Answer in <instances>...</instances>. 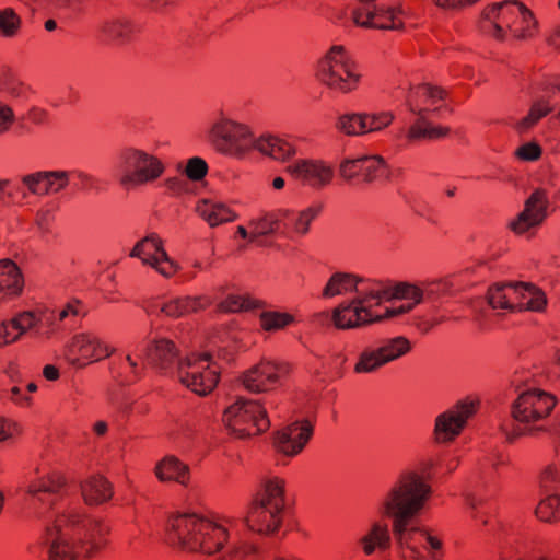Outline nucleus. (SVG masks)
<instances>
[{
	"label": "nucleus",
	"instance_id": "1",
	"mask_svg": "<svg viewBox=\"0 0 560 560\" xmlns=\"http://www.w3.org/2000/svg\"><path fill=\"white\" fill-rule=\"evenodd\" d=\"M431 493V485L416 471L401 474L389 491L384 502L383 515L394 518L393 534L400 550L407 548L411 551V548H416L408 542L407 526L423 509Z\"/></svg>",
	"mask_w": 560,
	"mask_h": 560
},
{
	"label": "nucleus",
	"instance_id": "2",
	"mask_svg": "<svg viewBox=\"0 0 560 560\" xmlns=\"http://www.w3.org/2000/svg\"><path fill=\"white\" fill-rule=\"evenodd\" d=\"M165 540L182 551L211 556L223 549L229 540V530L196 513H182L168 518Z\"/></svg>",
	"mask_w": 560,
	"mask_h": 560
},
{
	"label": "nucleus",
	"instance_id": "3",
	"mask_svg": "<svg viewBox=\"0 0 560 560\" xmlns=\"http://www.w3.org/2000/svg\"><path fill=\"white\" fill-rule=\"evenodd\" d=\"M54 528L63 532V536L71 540L74 548L83 552L82 557L86 560L94 558L107 547L106 537L110 534V527L103 520L75 511L57 515Z\"/></svg>",
	"mask_w": 560,
	"mask_h": 560
},
{
	"label": "nucleus",
	"instance_id": "4",
	"mask_svg": "<svg viewBox=\"0 0 560 560\" xmlns=\"http://www.w3.org/2000/svg\"><path fill=\"white\" fill-rule=\"evenodd\" d=\"M222 421L225 428L237 439L258 436L270 428L266 408L259 400L238 397L229 406Z\"/></svg>",
	"mask_w": 560,
	"mask_h": 560
},
{
	"label": "nucleus",
	"instance_id": "5",
	"mask_svg": "<svg viewBox=\"0 0 560 560\" xmlns=\"http://www.w3.org/2000/svg\"><path fill=\"white\" fill-rule=\"evenodd\" d=\"M317 78L330 90L349 93L358 88L361 74L342 45H334L318 63Z\"/></svg>",
	"mask_w": 560,
	"mask_h": 560
},
{
	"label": "nucleus",
	"instance_id": "6",
	"mask_svg": "<svg viewBox=\"0 0 560 560\" xmlns=\"http://www.w3.org/2000/svg\"><path fill=\"white\" fill-rule=\"evenodd\" d=\"M293 371L288 361L261 358L256 364L243 371L237 382L252 394L269 393L282 385Z\"/></svg>",
	"mask_w": 560,
	"mask_h": 560
},
{
	"label": "nucleus",
	"instance_id": "7",
	"mask_svg": "<svg viewBox=\"0 0 560 560\" xmlns=\"http://www.w3.org/2000/svg\"><path fill=\"white\" fill-rule=\"evenodd\" d=\"M210 140L217 151L242 159L254 150L256 139L247 125L221 119L212 126Z\"/></svg>",
	"mask_w": 560,
	"mask_h": 560
},
{
	"label": "nucleus",
	"instance_id": "8",
	"mask_svg": "<svg viewBox=\"0 0 560 560\" xmlns=\"http://www.w3.org/2000/svg\"><path fill=\"white\" fill-rule=\"evenodd\" d=\"M493 9L501 10L502 23L506 26L513 38L517 40L526 39L537 32L538 22L534 13L518 0H504L492 3L483 9V15L488 16V12Z\"/></svg>",
	"mask_w": 560,
	"mask_h": 560
},
{
	"label": "nucleus",
	"instance_id": "9",
	"mask_svg": "<svg viewBox=\"0 0 560 560\" xmlns=\"http://www.w3.org/2000/svg\"><path fill=\"white\" fill-rule=\"evenodd\" d=\"M479 408V398L466 397L458 400L453 409L439 415L434 427L435 441L438 443L454 441L465 429L467 420L475 416Z\"/></svg>",
	"mask_w": 560,
	"mask_h": 560
},
{
	"label": "nucleus",
	"instance_id": "10",
	"mask_svg": "<svg viewBox=\"0 0 560 560\" xmlns=\"http://www.w3.org/2000/svg\"><path fill=\"white\" fill-rule=\"evenodd\" d=\"M557 405L555 395L540 388L521 393L511 406L512 418L520 423H530L547 418Z\"/></svg>",
	"mask_w": 560,
	"mask_h": 560
},
{
	"label": "nucleus",
	"instance_id": "11",
	"mask_svg": "<svg viewBox=\"0 0 560 560\" xmlns=\"http://www.w3.org/2000/svg\"><path fill=\"white\" fill-rule=\"evenodd\" d=\"M128 170L120 178L122 186H139L158 179L165 170L162 161L140 149H130L125 158Z\"/></svg>",
	"mask_w": 560,
	"mask_h": 560
},
{
	"label": "nucleus",
	"instance_id": "12",
	"mask_svg": "<svg viewBox=\"0 0 560 560\" xmlns=\"http://www.w3.org/2000/svg\"><path fill=\"white\" fill-rule=\"evenodd\" d=\"M339 174L347 182L362 177L364 183H373L381 179L389 180L392 175L389 165L378 154L345 159L339 165Z\"/></svg>",
	"mask_w": 560,
	"mask_h": 560
},
{
	"label": "nucleus",
	"instance_id": "13",
	"mask_svg": "<svg viewBox=\"0 0 560 560\" xmlns=\"http://www.w3.org/2000/svg\"><path fill=\"white\" fill-rule=\"evenodd\" d=\"M313 432L314 427L308 419L295 421L272 432V447L278 454L293 457L302 452Z\"/></svg>",
	"mask_w": 560,
	"mask_h": 560
},
{
	"label": "nucleus",
	"instance_id": "14",
	"mask_svg": "<svg viewBox=\"0 0 560 560\" xmlns=\"http://www.w3.org/2000/svg\"><path fill=\"white\" fill-rule=\"evenodd\" d=\"M113 351H109L108 347L98 339L91 338L88 334H79L72 338L66 359L72 366L83 369L93 362L110 357Z\"/></svg>",
	"mask_w": 560,
	"mask_h": 560
},
{
	"label": "nucleus",
	"instance_id": "15",
	"mask_svg": "<svg viewBox=\"0 0 560 560\" xmlns=\"http://www.w3.org/2000/svg\"><path fill=\"white\" fill-rule=\"evenodd\" d=\"M508 285L512 289L511 313L546 311L548 298L540 287L525 281L508 282Z\"/></svg>",
	"mask_w": 560,
	"mask_h": 560
},
{
	"label": "nucleus",
	"instance_id": "16",
	"mask_svg": "<svg viewBox=\"0 0 560 560\" xmlns=\"http://www.w3.org/2000/svg\"><path fill=\"white\" fill-rule=\"evenodd\" d=\"M547 207V191L544 188L535 189L526 199L523 211L510 222L509 228L518 235L526 233L546 219Z\"/></svg>",
	"mask_w": 560,
	"mask_h": 560
},
{
	"label": "nucleus",
	"instance_id": "17",
	"mask_svg": "<svg viewBox=\"0 0 560 560\" xmlns=\"http://www.w3.org/2000/svg\"><path fill=\"white\" fill-rule=\"evenodd\" d=\"M410 112L418 115V119L413 125L410 126L407 138L409 140L429 139L434 140L444 138L450 135L451 128L446 126H433L432 121L429 120V115H452L453 108L448 105L443 104L433 109L429 108H417L409 102Z\"/></svg>",
	"mask_w": 560,
	"mask_h": 560
},
{
	"label": "nucleus",
	"instance_id": "18",
	"mask_svg": "<svg viewBox=\"0 0 560 560\" xmlns=\"http://www.w3.org/2000/svg\"><path fill=\"white\" fill-rule=\"evenodd\" d=\"M179 349L176 343L168 338L152 340L145 349V360L150 368L163 372L172 369L175 362H178Z\"/></svg>",
	"mask_w": 560,
	"mask_h": 560
},
{
	"label": "nucleus",
	"instance_id": "19",
	"mask_svg": "<svg viewBox=\"0 0 560 560\" xmlns=\"http://www.w3.org/2000/svg\"><path fill=\"white\" fill-rule=\"evenodd\" d=\"M287 172L317 188L330 184L334 177V170L323 161L299 160L295 164L289 165Z\"/></svg>",
	"mask_w": 560,
	"mask_h": 560
},
{
	"label": "nucleus",
	"instance_id": "20",
	"mask_svg": "<svg viewBox=\"0 0 560 560\" xmlns=\"http://www.w3.org/2000/svg\"><path fill=\"white\" fill-rule=\"evenodd\" d=\"M180 383L200 397L211 394L219 384L220 371L210 364L202 369L186 371L180 377Z\"/></svg>",
	"mask_w": 560,
	"mask_h": 560
},
{
	"label": "nucleus",
	"instance_id": "21",
	"mask_svg": "<svg viewBox=\"0 0 560 560\" xmlns=\"http://www.w3.org/2000/svg\"><path fill=\"white\" fill-rule=\"evenodd\" d=\"M24 289L21 268L10 258L0 259V302L19 298Z\"/></svg>",
	"mask_w": 560,
	"mask_h": 560
},
{
	"label": "nucleus",
	"instance_id": "22",
	"mask_svg": "<svg viewBox=\"0 0 560 560\" xmlns=\"http://www.w3.org/2000/svg\"><path fill=\"white\" fill-rule=\"evenodd\" d=\"M245 522L252 532L268 536L279 530L282 525V516L281 513L252 505Z\"/></svg>",
	"mask_w": 560,
	"mask_h": 560
},
{
	"label": "nucleus",
	"instance_id": "23",
	"mask_svg": "<svg viewBox=\"0 0 560 560\" xmlns=\"http://www.w3.org/2000/svg\"><path fill=\"white\" fill-rule=\"evenodd\" d=\"M81 494L85 504L101 505L114 495L112 482L103 475L91 476L80 483Z\"/></svg>",
	"mask_w": 560,
	"mask_h": 560
},
{
	"label": "nucleus",
	"instance_id": "24",
	"mask_svg": "<svg viewBox=\"0 0 560 560\" xmlns=\"http://www.w3.org/2000/svg\"><path fill=\"white\" fill-rule=\"evenodd\" d=\"M285 481L275 477L265 483L262 492H258L253 500V505L262 506L276 513H282L285 504Z\"/></svg>",
	"mask_w": 560,
	"mask_h": 560
},
{
	"label": "nucleus",
	"instance_id": "25",
	"mask_svg": "<svg viewBox=\"0 0 560 560\" xmlns=\"http://www.w3.org/2000/svg\"><path fill=\"white\" fill-rule=\"evenodd\" d=\"M254 147V150L282 162L290 160L296 153L293 144L272 135L260 136L255 140Z\"/></svg>",
	"mask_w": 560,
	"mask_h": 560
},
{
	"label": "nucleus",
	"instance_id": "26",
	"mask_svg": "<svg viewBox=\"0 0 560 560\" xmlns=\"http://www.w3.org/2000/svg\"><path fill=\"white\" fill-rule=\"evenodd\" d=\"M210 305L211 301L207 296H184L164 303L161 312L167 317L178 318L205 310Z\"/></svg>",
	"mask_w": 560,
	"mask_h": 560
},
{
	"label": "nucleus",
	"instance_id": "27",
	"mask_svg": "<svg viewBox=\"0 0 560 560\" xmlns=\"http://www.w3.org/2000/svg\"><path fill=\"white\" fill-rule=\"evenodd\" d=\"M155 475L161 481H176L187 486L190 480L189 466L175 456H166L158 463Z\"/></svg>",
	"mask_w": 560,
	"mask_h": 560
},
{
	"label": "nucleus",
	"instance_id": "28",
	"mask_svg": "<svg viewBox=\"0 0 560 560\" xmlns=\"http://www.w3.org/2000/svg\"><path fill=\"white\" fill-rule=\"evenodd\" d=\"M149 241L158 242V247L154 249L155 253H158L159 259L158 268H155L156 271L166 278L173 277L179 270V265L170 258L168 254L164 249L162 238L156 233H151L137 242L133 246V254L138 255Z\"/></svg>",
	"mask_w": 560,
	"mask_h": 560
},
{
	"label": "nucleus",
	"instance_id": "29",
	"mask_svg": "<svg viewBox=\"0 0 560 560\" xmlns=\"http://www.w3.org/2000/svg\"><path fill=\"white\" fill-rule=\"evenodd\" d=\"M47 535H54L48 550V560H78L79 548H74L70 539L59 528L47 527Z\"/></svg>",
	"mask_w": 560,
	"mask_h": 560
},
{
	"label": "nucleus",
	"instance_id": "30",
	"mask_svg": "<svg viewBox=\"0 0 560 560\" xmlns=\"http://www.w3.org/2000/svg\"><path fill=\"white\" fill-rule=\"evenodd\" d=\"M197 210L211 228L232 222L237 218L236 212L225 203L212 202L208 199H203L202 205H199Z\"/></svg>",
	"mask_w": 560,
	"mask_h": 560
},
{
	"label": "nucleus",
	"instance_id": "31",
	"mask_svg": "<svg viewBox=\"0 0 560 560\" xmlns=\"http://www.w3.org/2000/svg\"><path fill=\"white\" fill-rule=\"evenodd\" d=\"M363 552L371 556L376 548L386 551L390 548L392 540L387 524L374 523L366 535L360 539Z\"/></svg>",
	"mask_w": 560,
	"mask_h": 560
},
{
	"label": "nucleus",
	"instance_id": "32",
	"mask_svg": "<svg viewBox=\"0 0 560 560\" xmlns=\"http://www.w3.org/2000/svg\"><path fill=\"white\" fill-rule=\"evenodd\" d=\"M51 178L59 179L65 184L66 171L36 172L25 175L22 182L32 194L45 196L51 192Z\"/></svg>",
	"mask_w": 560,
	"mask_h": 560
},
{
	"label": "nucleus",
	"instance_id": "33",
	"mask_svg": "<svg viewBox=\"0 0 560 560\" xmlns=\"http://www.w3.org/2000/svg\"><path fill=\"white\" fill-rule=\"evenodd\" d=\"M362 278L349 272H335L323 290V298H332L342 293L358 290V283Z\"/></svg>",
	"mask_w": 560,
	"mask_h": 560
},
{
	"label": "nucleus",
	"instance_id": "34",
	"mask_svg": "<svg viewBox=\"0 0 560 560\" xmlns=\"http://www.w3.org/2000/svg\"><path fill=\"white\" fill-rule=\"evenodd\" d=\"M295 322V316L289 312L262 311L259 314L260 329L266 332L282 330Z\"/></svg>",
	"mask_w": 560,
	"mask_h": 560
},
{
	"label": "nucleus",
	"instance_id": "35",
	"mask_svg": "<svg viewBox=\"0 0 560 560\" xmlns=\"http://www.w3.org/2000/svg\"><path fill=\"white\" fill-rule=\"evenodd\" d=\"M67 486V478L61 471H49L46 476L39 478L36 482L28 486V493L35 495L39 492L58 493Z\"/></svg>",
	"mask_w": 560,
	"mask_h": 560
},
{
	"label": "nucleus",
	"instance_id": "36",
	"mask_svg": "<svg viewBox=\"0 0 560 560\" xmlns=\"http://www.w3.org/2000/svg\"><path fill=\"white\" fill-rule=\"evenodd\" d=\"M488 13V16H485L483 10L481 11L478 20L479 30L485 34L491 35L497 40L503 42L508 31L506 26L502 23L501 10L493 9V11Z\"/></svg>",
	"mask_w": 560,
	"mask_h": 560
},
{
	"label": "nucleus",
	"instance_id": "37",
	"mask_svg": "<svg viewBox=\"0 0 560 560\" xmlns=\"http://www.w3.org/2000/svg\"><path fill=\"white\" fill-rule=\"evenodd\" d=\"M410 350L411 343L408 340V338L404 336H398L392 338L387 345L376 349L375 353H377L378 358H381V361L383 362L384 365L408 353Z\"/></svg>",
	"mask_w": 560,
	"mask_h": 560
},
{
	"label": "nucleus",
	"instance_id": "38",
	"mask_svg": "<svg viewBox=\"0 0 560 560\" xmlns=\"http://www.w3.org/2000/svg\"><path fill=\"white\" fill-rule=\"evenodd\" d=\"M553 108L546 100H538L534 102L525 117L518 120L515 125L517 132L522 133L533 128L541 118L548 116Z\"/></svg>",
	"mask_w": 560,
	"mask_h": 560
},
{
	"label": "nucleus",
	"instance_id": "39",
	"mask_svg": "<svg viewBox=\"0 0 560 560\" xmlns=\"http://www.w3.org/2000/svg\"><path fill=\"white\" fill-rule=\"evenodd\" d=\"M535 514L546 523L560 521V493H547V497L538 503Z\"/></svg>",
	"mask_w": 560,
	"mask_h": 560
},
{
	"label": "nucleus",
	"instance_id": "40",
	"mask_svg": "<svg viewBox=\"0 0 560 560\" xmlns=\"http://www.w3.org/2000/svg\"><path fill=\"white\" fill-rule=\"evenodd\" d=\"M281 221L272 213H267L256 221H250V243L258 241L262 236L275 234L279 231Z\"/></svg>",
	"mask_w": 560,
	"mask_h": 560
},
{
	"label": "nucleus",
	"instance_id": "41",
	"mask_svg": "<svg viewBox=\"0 0 560 560\" xmlns=\"http://www.w3.org/2000/svg\"><path fill=\"white\" fill-rule=\"evenodd\" d=\"M509 288L508 282L506 283H500L495 282L492 283L487 292H486V299L488 304L491 306V308H502L506 310L511 313V298L512 294H508L505 292V289Z\"/></svg>",
	"mask_w": 560,
	"mask_h": 560
},
{
	"label": "nucleus",
	"instance_id": "42",
	"mask_svg": "<svg viewBox=\"0 0 560 560\" xmlns=\"http://www.w3.org/2000/svg\"><path fill=\"white\" fill-rule=\"evenodd\" d=\"M364 8H357L352 11V20L355 25L363 28L387 30V25L375 23L377 18L376 4H365Z\"/></svg>",
	"mask_w": 560,
	"mask_h": 560
},
{
	"label": "nucleus",
	"instance_id": "43",
	"mask_svg": "<svg viewBox=\"0 0 560 560\" xmlns=\"http://www.w3.org/2000/svg\"><path fill=\"white\" fill-rule=\"evenodd\" d=\"M392 296L396 300H412L411 303L420 304L423 301V290L417 284L400 281L393 285Z\"/></svg>",
	"mask_w": 560,
	"mask_h": 560
},
{
	"label": "nucleus",
	"instance_id": "44",
	"mask_svg": "<svg viewBox=\"0 0 560 560\" xmlns=\"http://www.w3.org/2000/svg\"><path fill=\"white\" fill-rule=\"evenodd\" d=\"M366 298L355 296L349 303L342 302L332 310L331 320L336 329L342 330L345 327L339 326L340 324L347 323L343 313L352 311L353 317H357V307L364 306Z\"/></svg>",
	"mask_w": 560,
	"mask_h": 560
},
{
	"label": "nucleus",
	"instance_id": "45",
	"mask_svg": "<svg viewBox=\"0 0 560 560\" xmlns=\"http://www.w3.org/2000/svg\"><path fill=\"white\" fill-rule=\"evenodd\" d=\"M208 171V163L200 156H194L187 160L183 174L188 182L197 183L205 179Z\"/></svg>",
	"mask_w": 560,
	"mask_h": 560
},
{
	"label": "nucleus",
	"instance_id": "46",
	"mask_svg": "<svg viewBox=\"0 0 560 560\" xmlns=\"http://www.w3.org/2000/svg\"><path fill=\"white\" fill-rule=\"evenodd\" d=\"M21 26V18L12 8L0 11V34L4 37L14 36Z\"/></svg>",
	"mask_w": 560,
	"mask_h": 560
},
{
	"label": "nucleus",
	"instance_id": "47",
	"mask_svg": "<svg viewBox=\"0 0 560 560\" xmlns=\"http://www.w3.org/2000/svg\"><path fill=\"white\" fill-rule=\"evenodd\" d=\"M103 33L108 40L125 43L130 39L132 27L129 23L110 22L103 26Z\"/></svg>",
	"mask_w": 560,
	"mask_h": 560
},
{
	"label": "nucleus",
	"instance_id": "48",
	"mask_svg": "<svg viewBox=\"0 0 560 560\" xmlns=\"http://www.w3.org/2000/svg\"><path fill=\"white\" fill-rule=\"evenodd\" d=\"M374 318L375 315L372 314L370 306H359L357 307V317H350L347 319V323L340 324L339 326L345 327L342 330H348L382 322L375 320Z\"/></svg>",
	"mask_w": 560,
	"mask_h": 560
},
{
	"label": "nucleus",
	"instance_id": "49",
	"mask_svg": "<svg viewBox=\"0 0 560 560\" xmlns=\"http://www.w3.org/2000/svg\"><path fill=\"white\" fill-rule=\"evenodd\" d=\"M540 487L546 493H560V475L555 465H548L541 472Z\"/></svg>",
	"mask_w": 560,
	"mask_h": 560
},
{
	"label": "nucleus",
	"instance_id": "50",
	"mask_svg": "<svg viewBox=\"0 0 560 560\" xmlns=\"http://www.w3.org/2000/svg\"><path fill=\"white\" fill-rule=\"evenodd\" d=\"M542 148L538 141L533 140L520 145L514 155L523 162H536L542 156Z\"/></svg>",
	"mask_w": 560,
	"mask_h": 560
},
{
	"label": "nucleus",
	"instance_id": "51",
	"mask_svg": "<svg viewBox=\"0 0 560 560\" xmlns=\"http://www.w3.org/2000/svg\"><path fill=\"white\" fill-rule=\"evenodd\" d=\"M22 82L14 75L10 68H2L0 71V91L13 96L21 93Z\"/></svg>",
	"mask_w": 560,
	"mask_h": 560
},
{
	"label": "nucleus",
	"instance_id": "52",
	"mask_svg": "<svg viewBox=\"0 0 560 560\" xmlns=\"http://www.w3.org/2000/svg\"><path fill=\"white\" fill-rule=\"evenodd\" d=\"M383 365L381 358H378L375 350L368 352L363 351L360 354L359 361L354 365V371L357 373H368L372 372Z\"/></svg>",
	"mask_w": 560,
	"mask_h": 560
},
{
	"label": "nucleus",
	"instance_id": "53",
	"mask_svg": "<svg viewBox=\"0 0 560 560\" xmlns=\"http://www.w3.org/2000/svg\"><path fill=\"white\" fill-rule=\"evenodd\" d=\"M322 208V205H319L316 207H308L307 209L301 211L294 222L295 232L302 235L306 234L310 230L311 222L319 214Z\"/></svg>",
	"mask_w": 560,
	"mask_h": 560
},
{
	"label": "nucleus",
	"instance_id": "54",
	"mask_svg": "<svg viewBox=\"0 0 560 560\" xmlns=\"http://www.w3.org/2000/svg\"><path fill=\"white\" fill-rule=\"evenodd\" d=\"M158 247V242L149 241L147 245H144L141 252L138 255L133 254V248L130 252V257H138L144 265H149L153 268H158L159 259L158 253H155V248Z\"/></svg>",
	"mask_w": 560,
	"mask_h": 560
},
{
	"label": "nucleus",
	"instance_id": "55",
	"mask_svg": "<svg viewBox=\"0 0 560 560\" xmlns=\"http://www.w3.org/2000/svg\"><path fill=\"white\" fill-rule=\"evenodd\" d=\"M258 547L249 542L234 545L225 556L229 560H245L250 555H256Z\"/></svg>",
	"mask_w": 560,
	"mask_h": 560
},
{
	"label": "nucleus",
	"instance_id": "56",
	"mask_svg": "<svg viewBox=\"0 0 560 560\" xmlns=\"http://www.w3.org/2000/svg\"><path fill=\"white\" fill-rule=\"evenodd\" d=\"M164 185L173 196H182L191 192L187 178L170 177L164 180Z\"/></svg>",
	"mask_w": 560,
	"mask_h": 560
},
{
	"label": "nucleus",
	"instance_id": "57",
	"mask_svg": "<svg viewBox=\"0 0 560 560\" xmlns=\"http://www.w3.org/2000/svg\"><path fill=\"white\" fill-rule=\"evenodd\" d=\"M336 128L346 136H358L354 114H345L338 118Z\"/></svg>",
	"mask_w": 560,
	"mask_h": 560
},
{
	"label": "nucleus",
	"instance_id": "58",
	"mask_svg": "<svg viewBox=\"0 0 560 560\" xmlns=\"http://www.w3.org/2000/svg\"><path fill=\"white\" fill-rule=\"evenodd\" d=\"M416 305L417 304H415V303H407V304H401L398 307H387L383 314H376L374 319L375 320H385V319H389V318L409 313L410 311L413 310V307Z\"/></svg>",
	"mask_w": 560,
	"mask_h": 560
},
{
	"label": "nucleus",
	"instance_id": "59",
	"mask_svg": "<svg viewBox=\"0 0 560 560\" xmlns=\"http://www.w3.org/2000/svg\"><path fill=\"white\" fill-rule=\"evenodd\" d=\"M394 116L390 113H380L369 115V122H371V129L378 131L392 124Z\"/></svg>",
	"mask_w": 560,
	"mask_h": 560
},
{
	"label": "nucleus",
	"instance_id": "60",
	"mask_svg": "<svg viewBox=\"0 0 560 560\" xmlns=\"http://www.w3.org/2000/svg\"><path fill=\"white\" fill-rule=\"evenodd\" d=\"M241 296L237 294H229L218 305V310L223 313H240L241 312Z\"/></svg>",
	"mask_w": 560,
	"mask_h": 560
},
{
	"label": "nucleus",
	"instance_id": "61",
	"mask_svg": "<svg viewBox=\"0 0 560 560\" xmlns=\"http://www.w3.org/2000/svg\"><path fill=\"white\" fill-rule=\"evenodd\" d=\"M22 320L23 317H19V313L10 320H7L13 329L19 330L16 335L12 336L11 341H18L24 334L34 328L33 323L23 324Z\"/></svg>",
	"mask_w": 560,
	"mask_h": 560
},
{
	"label": "nucleus",
	"instance_id": "62",
	"mask_svg": "<svg viewBox=\"0 0 560 560\" xmlns=\"http://www.w3.org/2000/svg\"><path fill=\"white\" fill-rule=\"evenodd\" d=\"M200 355L199 352H191L187 354L183 360L178 358V373L179 377L185 374L184 366L188 368V371H194L199 368Z\"/></svg>",
	"mask_w": 560,
	"mask_h": 560
},
{
	"label": "nucleus",
	"instance_id": "63",
	"mask_svg": "<svg viewBox=\"0 0 560 560\" xmlns=\"http://www.w3.org/2000/svg\"><path fill=\"white\" fill-rule=\"evenodd\" d=\"M418 89L424 90V94L428 98H438L443 101L447 97V91L439 85H433L431 83H421L418 85Z\"/></svg>",
	"mask_w": 560,
	"mask_h": 560
},
{
	"label": "nucleus",
	"instance_id": "64",
	"mask_svg": "<svg viewBox=\"0 0 560 560\" xmlns=\"http://www.w3.org/2000/svg\"><path fill=\"white\" fill-rule=\"evenodd\" d=\"M267 303L264 300L253 299L249 294L241 296V312H248L265 308Z\"/></svg>",
	"mask_w": 560,
	"mask_h": 560
}]
</instances>
